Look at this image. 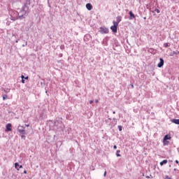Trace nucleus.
<instances>
[{"mask_svg":"<svg viewBox=\"0 0 179 179\" xmlns=\"http://www.w3.org/2000/svg\"><path fill=\"white\" fill-rule=\"evenodd\" d=\"M27 12H29V6L24 5L18 13L19 19H24V16H27Z\"/></svg>","mask_w":179,"mask_h":179,"instance_id":"1","label":"nucleus"},{"mask_svg":"<svg viewBox=\"0 0 179 179\" xmlns=\"http://www.w3.org/2000/svg\"><path fill=\"white\" fill-rule=\"evenodd\" d=\"M106 124H109V125L113 128V127H115L117 125V119L113 118V121L111 122V118H108L106 120Z\"/></svg>","mask_w":179,"mask_h":179,"instance_id":"2","label":"nucleus"},{"mask_svg":"<svg viewBox=\"0 0 179 179\" xmlns=\"http://www.w3.org/2000/svg\"><path fill=\"white\" fill-rule=\"evenodd\" d=\"M54 125H55V127H56L57 129H62V127L64 126V124H62V122L58 121V120L55 121Z\"/></svg>","mask_w":179,"mask_h":179,"instance_id":"3","label":"nucleus"},{"mask_svg":"<svg viewBox=\"0 0 179 179\" xmlns=\"http://www.w3.org/2000/svg\"><path fill=\"white\" fill-rule=\"evenodd\" d=\"M117 27H118V22L113 21V26L110 27L113 33H117Z\"/></svg>","mask_w":179,"mask_h":179,"instance_id":"4","label":"nucleus"},{"mask_svg":"<svg viewBox=\"0 0 179 179\" xmlns=\"http://www.w3.org/2000/svg\"><path fill=\"white\" fill-rule=\"evenodd\" d=\"M99 31L101 34H107V33H108V29L101 27Z\"/></svg>","mask_w":179,"mask_h":179,"instance_id":"5","label":"nucleus"},{"mask_svg":"<svg viewBox=\"0 0 179 179\" xmlns=\"http://www.w3.org/2000/svg\"><path fill=\"white\" fill-rule=\"evenodd\" d=\"M18 129V132H20V134H22V135L26 134V131H24V127L20 126L17 128Z\"/></svg>","mask_w":179,"mask_h":179,"instance_id":"6","label":"nucleus"},{"mask_svg":"<svg viewBox=\"0 0 179 179\" xmlns=\"http://www.w3.org/2000/svg\"><path fill=\"white\" fill-rule=\"evenodd\" d=\"M159 60H160V62L157 64V66H158V68H162V66H163V65H164V60L162 58H160Z\"/></svg>","mask_w":179,"mask_h":179,"instance_id":"7","label":"nucleus"},{"mask_svg":"<svg viewBox=\"0 0 179 179\" xmlns=\"http://www.w3.org/2000/svg\"><path fill=\"white\" fill-rule=\"evenodd\" d=\"M129 15H130L129 20L135 19V14L132 11H129Z\"/></svg>","mask_w":179,"mask_h":179,"instance_id":"8","label":"nucleus"},{"mask_svg":"<svg viewBox=\"0 0 179 179\" xmlns=\"http://www.w3.org/2000/svg\"><path fill=\"white\" fill-rule=\"evenodd\" d=\"M86 8L88 10H92L93 9V6L90 3L86 4Z\"/></svg>","mask_w":179,"mask_h":179,"instance_id":"9","label":"nucleus"},{"mask_svg":"<svg viewBox=\"0 0 179 179\" xmlns=\"http://www.w3.org/2000/svg\"><path fill=\"white\" fill-rule=\"evenodd\" d=\"M12 127V124L10 123H8L7 125H6V131H7L8 132L12 131V129H10V127Z\"/></svg>","mask_w":179,"mask_h":179,"instance_id":"10","label":"nucleus"},{"mask_svg":"<svg viewBox=\"0 0 179 179\" xmlns=\"http://www.w3.org/2000/svg\"><path fill=\"white\" fill-rule=\"evenodd\" d=\"M171 121L173 124H176V125H179V119H172Z\"/></svg>","mask_w":179,"mask_h":179,"instance_id":"11","label":"nucleus"},{"mask_svg":"<svg viewBox=\"0 0 179 179\" xmlns=\"http://www.w3.org/2000/svg\"><path fill=\"white\" fill-rule=\"evenodd\" d=\"M122 20V17H121L120 15V16H117L116 17V22L115 23H117V25L118 24L120 23V22H121V20Z\"/></svg>","mask_w":179,"mask_h":179,"instance_id":"12","label":"nucleus"},{"mask_svg":"<svg viewBox=\"0 0 179 179\" xmlns=\"http://www.w3.org/2000/svg\"><path fill=\"white\" fill-rule=\"evenodd\" d=\"M178 54H179V52L173 51V52H171L169 55L170 57H173V55H178Z\"/></svg>","mask_w":179,"mask_h":179,"instance_id":"13","label":"nucleus"},{"mask_svg":"<svg viewBox=\"0 0 179 179\" xmlns=\"http://www.w3.org/2000/svg\"><path fill=\"white\" fill-rule=\"evenodd\" d=\"M169 139H171V136L169 135H165L164 137V141H169Z\"/></svg>","mask_w":179,"mask_h":179,"instance_id":"14","label":"nucleus"},{"mask_svg":"<svg viewBox=\"0 0 179 179\" xmlns=\"http://www.w3.org/2000/svg\"><path fill=\"white\" fill-rule=\"evenodd\" d=\"M21 78H22V83H24V79L26 80L29 79L28 76L24 77V76H22Z\"/></svg>","mask_w":179,"mask_h":179,"instance_id":"15","label":"nucleus"},{"mask_svg":"<svg viewBox=\"0 0 179 179\" xmlns=\"http://www.w3.org/2000/svg\"><path fill=\"white\" fill-rule=\"evenodd\" d=\"M121 152V150H117L116 152V156L117 157H121V155H120V153Z\"/></svg>","mask_w":179,"mask_h":179,"instance_id":"16","label":"nucleus"},{"mask_svg":"<svg viewBox=\"0 0 179 179\" xmlns=\"http://www.w3.org/2000/svg\"><path fill=\"white\" fill-rule=\"evenodd\" d=\"M163 164H167V160L164 159L160 162V166H163Z\"/></svg>","mask_w":179,"mask_h":179,"instance_id":"17","label":"nucleus"},{"mask_svg":"<svg viewBox=\"0 0 179 179\" xmlns=\"http://www.w3.org/2000/svg\"><path fill=\"white\" fill-rule=\"evenodd\" d=\"M163 143L164 145H169V143H170V142L167 140H165V141L163 140Z\"/></svg>","mask_w":179,"mask_h":179,"instance_id":"18","label":"nucleus"},{"mask_svg":"<svg viewBox=\"0 0 179 179\" xmlns=\"http://www.w3.org/2000/svg\"><path fill=\"white\" fill-rule=\"evenodd\" d=\"M17 167H19V163L16 162L15 163V168L16 169V170H19Z\"/></svg>","mask_w":179,"mask_h":179,"instance_id":"19","label":"nucleus"},{"mask_svg":"<svg viewBox=\"0 0 179 179\" xmlns=\"http://www.w3.org/2000/svg\"><path fill=\"white\" fill-rule=\"evenodd\" d=\"M7 99H8V95L7 94L3 95V100H6Z\"/></svg>","mask_w":179,"mask_h":179,"instance_id":"20","label":"nucleus"},{"mask_svg":"<svg viewBox=\"0 0 179 179\" xmlns=\"http://www.w3.org/2000/svg\"><path fill=\"white\" fill-rule=\"evenodd\" d=\"M117 128L120 131H122V126L119 125V126H117Z\"/></svg>","mask_w":179,"mask_h":179,"instance_id":"21","label":"nucleus"},{"mask_svg":"<svg viewBox=\"0 0 179 179\" xmlns=\"http://www.w3.org/2000/svg\"><path fill=\"white\" fill-rule=\"evenodd\" d=\"M154 12H157V13H159L160 12V10L155 8Z\"/></svg>","mask_w":179,"mask_h":179,"instance_id":"22","label":"nucleus"},{"mask_svg":"<svg viewBox=\"0 0 179 179\" xmlns=\"http://www.w3.org/2000/svg\"><path fill=\"white\" fill-rule=\"evenodd\" d=\"M164 47H165L166 48H167V47H169V43H164Z\"/></svg>","mask_w":179,"mask_h":179,"instance_id":"23","label":"nucleus"},{"mask_svg":"<svg viewBox=\"0 0 179 179\" xmlns=\"http://www.w3.org/2000/svg\"><path fill=\"white\" fill-rule=\"evenodd\" d=\"M19 169H23V166L19 165Z\"/></svg>","mask_w":179,"mask_h":179,"instance_id":"24","label":"nucleus"},{"mask_svg":"<svg viewBox=\"0 0 179 179\" xmlns=\"http://www.w3.org/2000/svg\"><path fill=\"white\" fill-rule=\"evenodd\" d=\"M90 104H93V100H91V101H90Z\"/></svg>","mask_w":179,"mask_h":179,"instance_id":"25","label":"nucleus"},{"mask_svg":"<svg viewBox=\"0 0 179 179\" xmlns=\"http://www.w3.org/2000/svg\"><path fill=\"white\" fill-rule=\"evenodd\" d=\"M106 174H107V171H105L103 174L104 177H106Z\"/></svg>","mask_w":179,"mask_h":179,"instance_id":"26","label":"nucleus"},{"mask_svg":"<svg viewBox=\"0 0 179 179\" xmlns=\"http://www.w3.org/2000/svg\"><path fill=\"white\" fill-rule=\"evenodd\" d=\"M178 163H179L178 160H176V164H178Z\"/></svg>","mask_w":179,"mask_h":179,"instance_id":"27","label":"nucleus"},{"mask_svg":"<svg viewBox=\"0 0 179 179\" xmlns=\"http://www.w3.org/2000/svg\"><path fill=\"white\" fill-rule=\"evenodd\" d=\"M113 149H117V145H114Z\"/></svg>","mask_w":179,"mask_h":179,"instance_id":"28","label":"nucleus"},{"mask_svg":"<svg viewBox=\"0 0 179 179\" xmlns=\"http://www.w3.org/2000/svg\"><path fill=\"white\" fill-rule=\"evenodd\" d=\"M24 174H27V171H24Z\"/></svg>","mask_w":179,"mask_h":179,"instance_id":"29","label":"nucleus"},{"mask_svg":"<svg viewBox=\"0 0 179 179\" xmlns=\"http://www.w3.org/2000/svg\"><path fill=\"white\" fill-rule=\"evenodd\" d=\"M95 103H99V100L98 99H96V100H95Z\"/></svg>","mask_w":179,"mask_h":179,"instance_id":"30","label":"nucleus"},{"mask_svg":"<svg viewBox=\"0 0 179 179\" xmlns=\"http://www.w3.org/2000/svg\"><path fill=\"white\" fill-rule=\"evenodd\" d=\"M131 87H132V89H134V85H131Z\"/></svg>","mask_w":179,"mask_h":179,"instance_id":"31","label":"nucleus"},{"mask_svg":"<svg viewBox=\"0 0 179 179\" xmlns=\"http://www.w3.org/2000/svg\"><path fill=\"white\" fill-rule=\"evenodd\" d=\"M15 43H19V41L17 40V41H15Z\"/></svg>","mask_w":179,"mask_h":179,"instance_id":"32","label":"nucleus"},{"mask_svg":"<svg viewBox=\"0 0 179 179\" xmlns=\"http://www.w3.org/2000/svg\"><path fill=\"white\" fill-rule=\"evenodd\" d=\"M113 114H115V111H113Z\"/></svg>","mask_w":179,"mask_h":179,"instance_id":"33","label":"nucleus"},{"mask_svg":"<svg viewBox=\"0 0 179 179\" xmlns=\"http://www.w3.org/2000/svg\"><path fill=\"white\" fill-rule=\"evenodd\" d=\"M173 170H174V171H176L177 169H174Z\"/></svg>","mask_w":179,"mask_h":179,"instance_id":"34","label":"nucleus"},{"mask_svg":"<svg viewBox=\"0 0 179 179\" xmlns=\"http://www.w3.org/2000/svg\"><path fill=\"white\" fill-rule=\"evenodd\" d=\"M11 20H13V21H15V19H11Z\"/></svg>","mask_w":179,"mask_h":179,"instance_id":"35","label":"nucleus"},{"mask_svg":"<svg viewBox=\"0 0 179 179\" xmlns=\"http://www.w3.org/2000/svg\"><path fill=\"white\" fill-rule=\"evenodd\" d=\"M26 127H29V124H26Z\"/></svg>","mask_w":179,"mask_h":179,"instance_id":"36","label":"nucleus"},{"mask_svg":"<svg viewBox=\"0 0 179 179\" xmlns=\"http://www.w3.org/2000/svg\"><path fill=\"white\" fill-rule=\"evenodd\" d=\"M22 47H24V45H22Z\"/></svg>","mask_w":179,"mask_h":179,"instance_id":"37","label":"nucleus"},{"mask_svg":"<svg viewBox=\"0 0 179 179\" xmlns=\"http://www.w3.org/2000/svg\"><path fill=\"white\" fill-rule=\"evenodd\" d=\"M144 19H146V17H145Z\"/></svg>","mask_w":179,"mask_h":179,"instance_id":"38","label":"nucleus"},{"mask_svg":"<svg viewBox=\"0 0 179 179\" xmlns=\"http://www.w3.org/2000/svg\"><path fill=\"white\" fill-rule=\"evenodd\" d=\"M45 93H48V92H47V91H45Z\"/></svg>","mask_w":179,"mask_h":179,"instance_id":"39","label":"nucleus"}]
</instances>
